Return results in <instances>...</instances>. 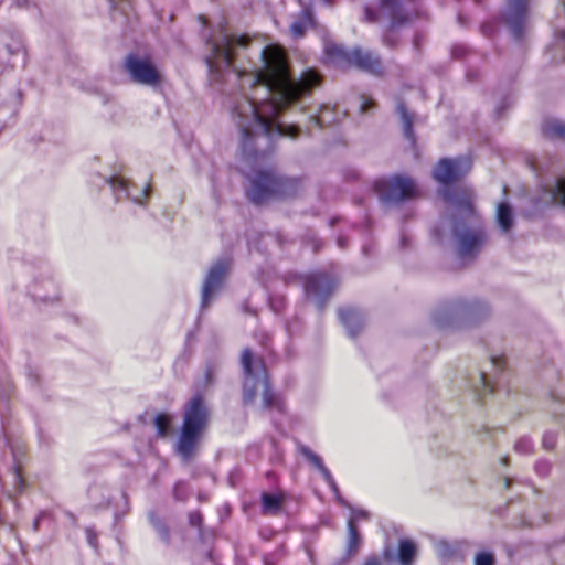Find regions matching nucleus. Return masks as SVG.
I'll list each match as a JSON object with an SVG mask.
<instances>
[{
    "label": "nucleus",
    "instance_id": "1",
    "mask_svg": "<svg viewBox=\"0 0 565 565\" xmlns=\"http://www.w3.org/2000/svg\"><path fill=\"white\" fill-rule=\"evenodd\" d=\"M262 56L264 68L249 77L252 95L236 107L244 145L249 138L270 134L274 128L278 135L295 137L297 127L276 124V118L284 107L310 93L320 81L313 71L305 72L299 81L290 78L279 47L267 46Z\"/></svg>",
    "mask_w": 565,
    "mask_h": 565
},
{
    "label": "nucleus",
    "instance_id": "2",
    "mask_svg": "<svg viewBox=\"0 0 565 565\" xmlns=\"http://www.w3.org/2000/svg\"><path fill=\"white\" fill-rule=\"evenodd\" d=\"M207 425V411L200 396H194L184 413L181 434L178 439V451L189 458Z\"/></svg>",
    "mask_w": 565,
    "mask_h": 565
},
{
    "label": "nucleus",
    "instance_id": "3",
    "mask_svg": "<svg viewBox=\"0 0 565 565\" xmlns=\"http://www.w3.org/2000/svg\"><path fill=\"white\" fill-rule=\"evenodd\" d=\"M241 363L244 370V399L252 401L255 397V390L259 385L263 388V405L269 407L273 403V395L268 384V377L262 361H256L249 349L242 352Z\"/></svg>",
    "mask_w": 565,
    "mask_h": 565
},
{
    "label": "nucleus",
    "instance_id": "4",
    "mask_svg": "<svg viewBox=\"0 0 565 565\" xmlns=\"http://www.w3.org/2000/svg\"><path fill=\"white\" fill-rule=\"evenodd\" d=\"M291 182L289 180H278L270 171H259L250 178V185L247 195L256 204L275 199L290 195Z\"/></svg>",
    "mask_w": 565,
    "mask_h": 565
},
{
    "label": "nucleus",
    "instance_id": "5",
    "mask_svg": "<svg viewBox=\"0 0 565 565\" xmlns=\"http://www.w3.org/2000/svg\"><path fill=\"white\" fill-rule=\"evenodd\" d=\"M248 38L245 35H230L222 34L220 38L212 40V52L213 57L207 58V63L211 68L216 67V60L222 58L226 66H231L233 63V50L235 46H246Z\"/></svg>",
    "mask_w": 565,
    "mask_h": 565
},
{
    "label": "nucleus",
    "instance_id": "6",
    "mask_svg": "<svg viewBox=\"0 0 565 565\" xmlns=\"http://www.w3.org/2000/svg\"><path fill=\"white\" fill-rule=\"evenodd\" d=\"M131 78L143 85L153 86L160 82V73L147 58L129 55L125 63Z\"/></svg>",
    "mask_w": 565,
    "mask_h": 565
},
{
    "label": "nucleus",
    "instance_id": "7",
    "mask_svg": "<svg viewBox=\"0 0 565 565\" xmlns=\"http://www.w3.org/2000/svg\"><path fill=\"white\" fill-rule=\"evenodd\" d=\"M470 168L471 162L466 158L441 159L434 170V178L441 184H449L467 173Z\"/></svg>",
    "mask_w": 565,
    "mask_h": 565
},
{
    "label": "nucleus",
    "instance_id": "8",
    "mask_svg": "<svg viewBox=\"0 0 565 565\" xmlns=\"http://www.w3.org/2000/svg\"><path fill=\"white\" fill-rule=\"evenodd\" d=\"M384 186L386 189L385 200L393 202L412 199L418 192L415 182L402 175H396L384 182Z\"/></svg>",
    "mask_w": 565,
    "mask_h": 565
},
{
    "label": "nucleus",
    "instance_id": "9",
    "mask_svg": "<svg viewBox=\"0 0 565 565\" xmlns=\"http://www.w3.org/2000/svg\"><path fill=\"white\" fill-rule=\"evenodd\" d=\"M443 195L455 217L468 216L473 213L471 192L460 191L454 194L445 192Z\"/></svg>",
    "mask_w": 565,
    "mask_h": 565
},
{
    "label": "nucleus",
    "instance_id": "10",
    "mask_svg": "<svg viewBox=\"0 0 565 565\" xmlns=\"http://www.w3.org/2000/svg\"><path fill=\"white\" fill-rule=\"evenodd\" d=\"M227 269L228 264L224 260L211 267L202 288V306H206L209 298L221 287Z\"/></svg>",
    "mask_w": 565,
    "mask_h": 565
},
{
    "label": "nucleus",
    "instance_id": "11",
    "mask_svg": "<svg viewBox=\"0 0 565 565\" xmlns=\"http://www.w3.org/2000/svg\"><path fill=\"white\" fill-rule=\"evenodd\" d=\"M459 238V254L468 256L478 250L484 242V235L481 232H457Z\"/></svg>",
    "mask_w": 565,
    "mask_h": 565
},
{
    "label": "nucleus",
    "instance_id": "12",
    "mask_svg": "<svg viewBox=\"0 0 565 565\" xmlns=\"http://www.w3.org/2000/svg\"><path fill=\"white\" fill-rule=\"evenodd\" d=\"M347 58L350 63L364 71L375 73L380 70L379 58L370 52L354 50Z\"/></svg>",
    "mask_w": 565,
    "mask_h": 565
},
{
    "label": "nucleus",
    "instance_id": "13",
    "mask_svg": "<svg viewBox=\"0 0 565 565\" xmlns=\"http://www.w3.org/2000/svg\"><path fill=\"white\" fill-rule=\"evenodd\" d=\"M397 554L401 565H412L417 554L416 544L407 539L401 540Z\"/></svg>",
    "mask_w": 565,
    "mask_h": 565
},
{
    "label": "nucleus",
    "instance_id": "14",
    "mask_svg": "<svg viewBox=\"0 0 565 565\" xmlns=\"http://www.w3.org/2000/svg\"><path fill=\"white\" fill-rule=\"evenodd\" d=\"M302 454L306 456V458L317 468L319 469V471L322 473V476L324 477L326 481L330 484V487L332 488V490L334 492L338 491V488H337V484L331 476V473L329 472V470L323 466L322 463V460L320 459L319 456H317L316 454H313L311 450H309L308 448H302L301 449Z\"/></svg>",
    "mask_w": 565,
    "mask_h": 565
},
{
    "label": "nucleus",
    "instance_id": "15",
    "mask_svg": "<svg viewBox=\"0 0 565 565\" xmlns=\"http://www.w3.org/2000/svg\"><path fill=\"white\" fill-rule=\"evenodd\" d=\"M313 24V18L310 10L306 9L302 11L300 18L292 22L290 25V32L295 38H301L305 31Z\"/></svg>",
    "mask_w": 565,
    "mask_h": 565
},
{
    "label": "nucleus",
    "instance_id": "16",
    "mask_svg": "<svg viewBox=\"0 0 565 565\" xmlns=\"http://www.w3.org/2000/svg\"><path fill=\"white\" fill-rule=\"evenodd\" d=\"M497 222L503 232H508L513 224V214L510 205L501 202L497 206Z\"/></svg>",
    "mask_w": 565,
    "mask_h": 565
},
{
    "label": "nucleus",
    "instance_id": "17",
    "mask_svg": "<svg viewBox=\"0 0 565 565\" xmlns=\"http://www.w3.org/2000/svg\"><path fill=\"white\" fill-rule=\"evenodd\" d=\"M340 317H341L342 322L348 328L350 335H354L355 332L353 330V326H355V324L360 326V318L356 315V312L351 309L342 310L340 312Z\"/></svg>",
    "mask_w": 565,
    "mask_h": 565
},
{
    "label": "nucleus",
    "instance_id": "18",
    "mask_svg": "<svg viewBox=\"0 0 565 565\" xmlns=\"http://www.w3.org/2000/svg\"><path fill=\"white\" fill-rule=\"evenodd\" d=\"M348 530H349V553H355L359 547V535L355 526L353 525V520L348 521Z\"/></svg>",
    "mask_w": 565,
    "mask_h": 565
},
{
    "label": "nucleus",
    "instance_id": "19",
    "mask_svg": "<svg viewBox=\"0 0 565 565\" xmlns=\"http://www.w3.org/2000/svg\"><path fill=\"white\" fill-rule=\"evenodd\" d=\"M544 130H545V134L548 136H552V137L557 136V137L565 138V124H563L561 121L547 122Z\"/></svg>",
    "mask_w": 565,
    "mask_h": 565
},
{
    "label": "nucleus",
    "instance_id": "20",
    "mask_svg": "<svg viewBox=\"0 0 565 565\" xmlns=\"http://www.w3.org/2000/svg\"><path fill=\"white\" fill-rule=\"evenodd\" d=\"M398 113L401 115L403 129L407 138H413V130H412V119L406 111V108L403 105L398 106Z\"/></svg>",
    "mask_w": 565,
    "mask_h": 565
},
{
    "label": "nucleus",
    "instance_id": "21",
    "mask_svg": "<svg viewBox=\"0 0 565 565\" xmlns=\"http://www.w3.org/2000/svg\"><path fill=\"white\" fill-rule=\"evenodd\" d=\"M154 425L158 435L161 437L166 436L170 425V416H168L167 414H159L154 419Z\"/></svg>",
    "mask_w": 565,
    "mask_h": 565
},
{
    "label": "nucleus",
    "instance_id": "22",
    "mask_svg": "<svg viewBox=\"0 0 565 565\" xmlns=\"http://www.w3.org/2000/svg\"><path fill=\"white\" fill-rule=\"evenodd\" d=\"M263 508L266 512H273L276 511L280 505V499L276 495L271 494H263Z\"/></svg>",
    "mask_w": 565,
    "mask_h": 565
},
{
    "label": "nucleus",
    "instance_id": "23",
    "mask_svg": "<svg viewBox=\"0 0 565 565\" xmlns=\"http://www.w3.org/2000/svg\"><path fill=\"white\" fill-rule=\"evenodd\" d=\"M475 565H494V556L490 552H479L475 556Z\"/></svg>",
    "mask_w": 565,
    "mask_h": 565
},
{
    "label": "nucleus",
    "instance_id": "24",
    "mask_svg": "<svg viewBox=\"0 0 565 565\" xmlns=\"http://www.w3.org/2000/svg\"><path fill=\"white\" fill-rule=\"evenodd\" d=\"M554 200L561 204L565 205V178L561 179L557 182L555 192H554Z\"/></svg>",
    "mask_w": 565,
    "mask_h": 565
},
{
    "label": "nucleus",
    "instance_id": "25",
    "mask_svg": "<svg viewBox=\"0 0 565 565\" xmlns=\"http://www.w3.org/2000/svg\"><path fill=\"white\" fill-rule=\"evenodd\" d=\"M110 184L114 189H117V188H120L121 190H126L127 189V184H126V181L121 178H118V179H113L110 181Z\"/></svg>",
    "mask_w": 565,
    "mask_h": 565
},
{
    "label": "nucleus",
    "instance_id": "26",
    "mask_svg": "<svg viewBox=\"0 0 565 565\" xmlns=\"http://www.w3.org/2000/svg\"><path fill=\"white\" fill-rule=\"evenodd\" d=\"M491 363L497 367V369H501L503 367L504 365V360L503 358H500V356H493L491 359Z\"/></svg>",
    "mask_w": 565,
    "mask_h": 565
},
{
    "label": "nucleus",
    "instance_id": "27",
    "mask_svg": "<svg viewBox=\"0 0 565 565\" xmlns=\"http://www.w3.org/2000/svg\"><path fill=\"white\" fill-rule=\"evenodd\" d=\"M363 565H381L377 557H370Z\"/></svg>",
    "mask_w": 565,
    "mask_h": 565
},
{
    "label": "nucleus",
    "instance_id": "28",
    "mask_svg": "<svg viewBox=\"0 0 565 565\" xmlns=\"http://www.w3.org/2000/svg\"><path fill=\"white\" fill-rule=\"evenodd\" d=\"M132 200L136 202V203H142V198L139 196V195H131Z\"/></svg>",
    "mask_w": 565,
    "mask_h": 565
},
{
    "label": "nucleus",
    "instance_id": "29",
    "mask_svg": "<svg viewBox=\"0 0 565 565\" xmlns=\"http://www.w3.org/2000/svg\"><path fill=\"white\" fill-rule=\"evenodd\" d=\"M360 516H361V518H362V516L364 518V516H365V513H364V512H360V513L355 514V515H354V518H352L351 520H353V521H354V520L359 519Z\"/></svg>",
    "mask_w": 565,
    "mask_h": 565
},
{
    "label": "nucleus",
    "instance_id": "30",
    "mask_svg": "<svg viewBox=\"0 0 565 565\" xmlns=\"http://www.w3.org/2000/svg\"><path fill=\"white\" fill-rule=\"evenodd\" d=\"M148 191H149L148 186L142 189V196L143 198H146L148 195Z\"/></svg>",
    "mask_w": 565,
    "mask_h": 565
},
{
    "label": "nucleus",
    "instance_id": "31",
    "mask_svg": "<svg viewBox=\"0 0 565 565\" xmlns=\"http://www.w3.org/2000/svg\"><path fill=\"white\" fill-rule=\"evenodd\" d=\"M481 381L483 382V385L486 386L487 385V382H486V377L484 375L481 376Z\"/></svg>",
    "mask_w": 565,
    "mask_h": 565
},
{
    "label": "nucleus",
    "instance_id": "32",
    "mask_svg": "<svg viewBox=\"0 0 565 565\" xmlns=\"http://www.w3.org/2000/svg\"><path fill=\"white\" fill-rule=\"evenodd\" d=\"M369 105H371V103H369V104H366V103H365V104H363V105H362V109L364 110V109L366 108V106H369Z\"/></svg>",
    "mask_w": 565,
    "mask_h": 565
},
{
    "label": "nucleus",
    "instance_id": "33",
    "mask_svg": "<svg viewBox=\"0 0 565 565\" xmlns=\"http://www.w3.org/2000/svg\"><path fill=\"white\" fill-rule=\"evenodd\" d=\"M196 521H198V520H196V518H192V519H191V522H192V523H194V522H196Z\"/></svg>",
    "mask_w": 565,
    "mask_h": 565
},
{
    "label": "nucleus",
    "instance_id": "34",
    "mask_svg": "<svg viewBox=\"0 0 565 565\" xmlns=\"http://www.w3.org/2000/svg\"><path fill=\"white\" fill-rule=\"evenodd\" d=\"M125 191H128V190L126 189ZM127 195H128V196H131V193H130V192H127Z\"/></svg>",
    "mask_w": 565,
    "mask_h": 565
},
{
    "label": "nucleus",
    "instance_id": "35",
    "mask_svg": "<svg viewBox=\"0 0 565 565\" xmlns=\"http://www.w3.org/2000/svg\"><path fill=\"white\" fill-rule=\"evenodd\" d=\"M125 191H128V190L126 189ZM127 195H128V196H131V193H130V192H127Z\"/></svg>",
    "mask_w": 565,
    "mask_h": 565
}]
</instances>
